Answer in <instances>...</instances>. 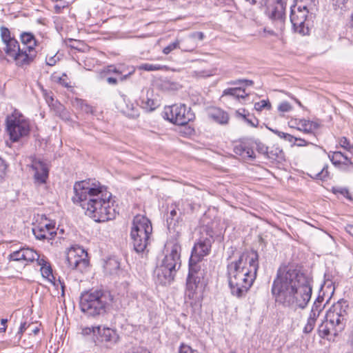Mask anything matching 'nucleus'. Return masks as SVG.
I'll use <instances>...</instances> for the list:
<instances>
[{"label":"nucleus","mask_w":353,"mask_h":353,"mask_svg":"<svg viewBox=\"0 0 353 353\" xmlns=\"http://www.w3.org/2000/svg\"><path fill=\"white\" fill-rule=\"evenodd\" d=\"M322 308L323 307L321 305V301H320L319 300H317L316 301L314 302V305H312V310H311V312L310 314L315 313L316 316L319 317Z\"/></svg>","instance_id":"de8ad7c7"},{"label":"nucleus","mask_w":353,"mask_h":353,"mask_svg":"<svg viewBox=\"0 0 353 353\" xmlns=\"http://www.w3.org/2000/svg\"><path fill=\"white\" fill-rule=\"evenodd\" d=\"M120 268V263L115 259H109L104 265L105 271L110 274L115 273Z\"/></svg>","instance_id":"72a5a7b5"},{"label":"nucleus","mask_w":353,"mask_h":353,"mask_svg":"<svg viewBox=\"0 0 353 353\" xmlns=\"http://www.w3.org/2000/svg\"><path fill=\"white\" fill-rule=\"evenodd\" d=\"M179 353H197L196 350H192L190 346L181 345Z\"/></svg>","instance_id":"4d7b16f0"},{"label":"nucleus","mask_w":353,"mask_h":353,"mask_svg":"<svg viewBox=\"0 0 353 353\" xmlns=\"http://www.w3.org/2000/svg\"><path fill=\"white\" fill-rule=\"evenodd\" d=\"M152 97V91L147 90L145 95H143L141 98V107L146 111H152L157 107V101Z\"/></svg>","instance_id":"cd10ccee"},{"label":"nucleus","mask_w":353,"mask_h":353,"mask_svg":"<svg viewBox=\"0 0 353 353\" xmlns=\"http://www.w3.org/2000/svg\"><path fill=\"white\" fill-rule=\"evenodd\" d=\"M285 2L283 0H276L275 6L270 12V18L274 21H279L283 23L285 19Z\"/></svg>","instance_id":"b1692460"},{"label":"nucleus","mask_w":353,"mask_h":353,"mask_svg":"<svg viewBox=\"0 0 353 353\" xmlns=\"http://www.w3.org/2000/svg\"><path fill=\"white\" fill-rule=\"evenodd\" d=\"M348 305L347 302L341 300L333 304L325 315V319L332 326H336L335 331H343L346 324Z\"/></svg>","instance_id":"9d476101"},{"label":"nucleus","mask_w":353,"mask_h":353,"mask_svg":"<svg viewBox=\"0 0 353 353\" xmlns=\"http://www.w3.org/2000/svg\"><path fill=\"white\" fill-rule=\"evenodd\" d=\"M294 123L297 125L296 127L297 130L307 134L312 135V137L314 139H316L315 131L319 128L318 123L305 119H296Z\"/></svg>","instance_id":"412c9836"},{"label":"nucleus","mask_w":353,"mask_h":353,"mask_svg":"<svg viewBox=\"0 0 353 353\" xmlns=\"http://www.w3.org/2000/svg\"><path fill=\"white\" fill-rule=\"evenodd\" d=\"M45 99L48 104V105L51 108L53 105L55 104V103H57L58 101L55 100L52 95H50L48 94H45Z\"/></svg>","instance_id":"052dcab7"},{"label":"nucleus","mask_w":353,"mask_h":353,"mask_svg":"<svg viewBox=\"0 0 353 353\" xmlns=\"http://www.w3.org/2000/svg\"><path fill=\"white\" fill-rule=\"evenodd\" d=\"M8 164L6 161L0 157V183L4 180Z\"/></svg>","instance_id":"37998d69"},{"label":"nucleus","mask_w":353,"mask_h":353,"mask_svg":"<svg viewBox=\"0 0 353 353\" xmlns=\"http://www.w3.org/2000/svg\"><path fill=\"white\" fill-rule=\"evenodd\" d=\"M307 279L303 273L296 269L287 266L279 268L272 288L276 301L293 303L292 292L299 285L306 283Z\"/></svg>","instance_id":"7ed1b4c3"},{"label":"nucleus","mask_w":353,"mask_h":353,"mask_svg":"<svg viewBox=\"0 0 353 353\" xmlns=\"http://www.w3.org/2000/svg\"><path fill=\"white\" fill-rule=\"evenodd\" d=\"M72 200L79 203L85 214L96 222H104L114 217V201L112 193L98 181L92 180L76 182Z\"/></svg>","instance_id":"f257e3e1"},{"label":"nucleus","mask_w":353,"mask_h":353,"mask_svg":"<svg viewBox=\"0 0 353 353\" xmlns=\"http://www.w3.org/2000/svg\"><path fill=\"white\" fill-rule=\"evenodd\" d=\"M64 108L65 107L58 101L57 103H55L50 109L57 116H58Z\"/></svg>","instance_id":"603ef678"},{"label":"nucleus","mask_w":353,"mask_h":353,"mask_svg":"<svg viewBox=\"0 0 353 353\" xmlns=\"http://www.w3.org/2000/svg\"><path fill=\"white\" fill-rule=\"evenodd\" d=\"M208 118L219 124H226L229 117L227 112L218 108H213L208 112Z\"/></svg>","instance_id":"393cba45"},{"label":"nucleus","mask_w":353,"mask_h":353,"mask_svg":"<svg viewBox=\"0 0 353 353\" xmlns=\"http://www.w3.org/2000/svg\"><path fill=\"white\" fill-rule=\"evenodd\" d=\"M78 104L81 105V108L83 111L85 112L86 113H92V108L89 105L84 103V102L82 100H77Z\"/></svg>","instance_id":"5fc2aeb1"},{"label":"nucleus","mask_w":353,"mask_h":353,"mask_svg":"<svg viewBox=\"0 0 353 353\" xmlns=\"http://www.w3.org/2000/svg\"><path fill=\"white\" fill-rule=\"evenodd\" d=\"M97 333H100V326L84 327L81 328V334L84 336L92 334L94 340L97 338Z\"/></svg>","instance_id":"4c0bfd02"},{"label":"nucleus","mask_w":353,"mask_h":353,"mask_svg":"<svg viewBox=\"0 0 353 353\" xmlns=\"http://www.w3.org/2000/svg\"><path fill=\"white\" fill-rule=\"evenodd\" d=\"M312 287L309 283L308 279H306V283L299 285L292 292L294 298L292 302H279L284 306L299 307L303 309L306 307L312 296Z\"/></svg>","instance_id":"4468645a"},{"label":"nucleus","mask_w":353,"mask_h":353,"mask_svg":"<svg viewBox=\"0 0 353 353\" xmlns=\"http://www.w3.org/2000/svg\"><path fill=\"white\" fill-rule=\"evenodd\" d=\"M87 252L81 247H71L66 253L68 267L83 272L89 265Z\"/></svg>","instance_id":"2eb2a0df"},{"label":"nucleus","mask_w":353,"mask_h":353,"mask_svg":"<svg viewBox=\"0 0 353 353\" xmlns=\"http://www.w3.org/2000/svg\"><path fill=\"white\" fill-rule=\"evenodd\" d=\"M310 12L305 8L299 9V6H291L290 21L295 32L301 35L309 34L307 14Z\"/></svg>","instance_id":"f8f14e48"},{"label":"nucleus","mask_w":353,"mask_h":353,"mask_svg":"<svg viewBox=\"0 0 353 353\" xmlns=\"http://www.w3.org/2000/svg\"><path fill=\"white\" fill-rule=\"evenodd\" d=\"M212 72L210 70H194L191 72V77L194 78H206L212 76Z\"/></svg>","instance_id":"58836bf2"},{"label":"nucleus","mask_w":353,"mask_h":353,"mask_svg":"<svg viewBox=\"0 0 353 353\" xmlns=\"http://www.w3.org/2000/svg\"><path fill=\"white\" fill-rule=\"evenodd\" d=\"M20 37L22 43V49L26 51V53L27 56L29 57L30 54L32 55L33 61L37 56V51L34 49L37 41L34 35L30 32H23Z\"/></svg>","instance_id":"4be33fe9"},{"label":"nucleus","mask_w":353,"mask_h":353,"mask_svg":"<svg viewBox=\"0 0 353 353\" xmlns=\"http://www.w3.org/2000/svg\"><path fill=\"white\" fill-rule=\"evenodd\" d=\"M28 326L29 325H27L26 322L21 323L19 327V330L18 332V334L21 335L23 333V332L26 330Z\"/></svg>","instance_id":"774afa93"},{"label":"nucleus","mask_w":353,"mask_h":353,"mask_svg":"<svg viewBox=\"0 0 353 353\" xmlns=\"http://www.w3.org/2000/svg\"><path fill=\"white\" fill-rule=\"evenodd\" d=\"M254 141L251 139H243L239 144L236 145L234 152L243 158L254 159L255 153L252 148Z\"/></svg>","instance_id":"6ab92c4d"},{"label":"nucleus","mask_w":353,"mask_h":353,"mask_svg":"<svg viewBox=\"0 0 353 353\" xmlns=\"http://www.w3.org/2000/svg\"><path fill=\"white\" fill-rule=\"evenodd\" d=\"M123 68H124V67L122 65L119 66L117 68L114 65H110L108 67V72H113V73H115L117 74H120V75H121V80H125L134 72V70L130 71V72H128L127 74H123V72H124Z\"/></svg>","instance_id":"e433bc0d"},{"label":"nucleus","mask_w":353,"mask_h":353,"mask_svg":"<svg viewBox=\"0 0 353 353\" xmlns=\"http://www.w3.org/2000/svg\"><path fill=\"white\" fill-rule=\"evenodd\" d=\"M117 108L124 115L130 118H137L139 110L137 105L131 102L125 94H119L115 101Z\"/></svg>","instance_id":"dca6fc26"},{"label":"nucleus","mask_w":353,"mask_h":353,"mask_svg":"<svg viewBox=\"0 0 353 353\" xmlns=\"http://www.w3.org/2000/svg\"><path fill=\"white\" fill-rule=\"evenodd\" d=\"M242 83H245L246 86L252 85L253 83H254L253 81L248 80V79H239V80H236V81H231L229 83L230 85H239V84H241Z\"/></svg>","instance_id":"6e6d98bb"},{"label":"nucleus","mask_w":353,"mask_h":353,"mask_svg":"<svg viewBox=\"0 0 353 353\" xmlns=\"http://www.w3.org/2000/svg\"><path fill=\"white\" fill-rule=\"evenodd\" d=\"M317 318L318 317L316 316L315 313L310 314L307 323L303 327L304 333L309 334L314 330Z\"/></svg>","instance_id":"c9c22d12"},{"label":"nucleus","mask_w":353,"mask_h":353,"mask_svg":"<svg viewBox=\"0 0 353 353\" xmlns=\"http://www.w3.org/2000/svg\"><path fill=\"white\" fill-rule=\"evenodd\" d=\"M57 63V59L55 58V56L50 57L49 58H46V64L52 66L54 65Z\"/></svg>","instance_id":"69168bd1"},{"label":"nucleus","mask_w":353,"mask_h":353,"mask_svg":"<svg viewBox=\"0 0 353 353\" xmlns=\"http://www.w3.org/2000/svg\"><path fill=\"white\" fill-rule=\"evenodd\" d=\"M34 170V179L38 183H45L48 176V168L46 163L39 159H34L32 163Z\"/></svg>","instance_id":"aec40b11"},{"label":"nucleus","mask_w":353,"mask_h":353,"mask_svg":"<svg viewBox=\"0 0 353 353\" xmlns=\"http://www.w3.org/2000/svg\"><path fill=\"white\" fill-rule=\"evenodd\" d=\"M39 253L30 248H21L14 251L9 255L10 261L21 262L23 266L26 265L29 262H32L38 259Z\"/></svg>","instance_id":"a211bd4d"},{"label":"nucleus","mask_w":353,"mask_h":353,"mask_svg":"<svg viewBox=\"0 0 353 353\" xmlns=\"http://www.w3.org/2000/svg\"><path fill=\"white\" fill-rule=\"evenodd\" d=\"M5 44L4 51L6 54L12 58L18 66L23 67L30 65L32 62V55L27 56L24 50L22 49L18 41L13 39Z\"/></svg>","instance_id":"ddd939ff"},{"label":"nucleus","mask_w":353,"mask_h":353,"mask_svg":"<svg viewBox=\"0 0 353 353\" xmlns=\"http://www.w3.org/2000/svg\"><path fill=\"white\" fill-rule=\"evenodd\" d=\"M334 192L335 193L339 192V193H340L341 194L345 196V197H347L349 199H351L350 196H349L350 195V192H349L348 190L346 189V188H334Z\"/></svg>","instance_id":"bf43d9fd"},{"label":"nucleus","mask_w":353,"mask_h":353,"mask_svg":"<svg viewBox=\"0 0 353 353\" xmlns=\"http://www.w3.org/2000/svg\"><path fill=\"white\" fill-rule=\"evenodd\" d=\"M254 108L257 111H262L263 109L270 110L271 104L268 100H261L254 104Z\"/></svg>","instance_id":"a19ab883"},{"label":"nucleus","mask_w":353,"mask_h":353,"mask_svg":"<svg viewBox=\"0 0 353 353\" xmlns=\"http://www.w3.org/2000/svg\"><path fill=\"white\" fill-rule=\"evenodd\" d=\"M336 326H332L330 323H328V321L327 319L325 322H323L318 327V332L320 337L326 338L329 339L330 336H337L339 332L342 331H335Z\"/></svg>","instance_id":"a878e982"},{"label":"nucleus","mask_w":353,"mask_h":353,"mask_svg":"<svg viewBox=\"0 0 353 353\" xmlns=\"http://www.w3.org/2000/svg\"><path fill=\"white\" fill-rule=\"evenodd\" d=\"M152 226L150 221L145 216L138 214L132 221L130 231L131 244L137 252H143L150 241Z\"/></svg>","instance_id":"423d86ee"},{"label":"nucleus","mask_w":353,"mask_h":353,"mask_svg":"<svg viewBox=\"0 0 353 353\" xmlns=\"http://www.w3.org/2000/svg\"><path fill=\"white\" fill-rule=\"evenodd\" d=\"M292 110V106L288 101H283L278 105V110L281 113L288 112Z\"/></svg>","instance_id":"a18cd8bd"},{"label":"nucleus","mask_w":353,"mask_h":353,"mask_svg":"<svg viewBox=\"0 0 353 353\" xmlns=\"http://www.w3.org/2000/svg\"><path fill=\"white\" fill-rule=\"evenodd\" d=\"M185 203L183 201H178L174 203V206L178 212V214L181 216L185 214V210L184 208Z\"/></svg>","instance_id":"8fccbe9b"},{"label":"nucleus","mask_w":353,"mask_h":353,"mask_svg":"<svg viewBox=\"0 0 353 353\" xmlns=\"http://www.w3.org/2000/svg\"><path fill=\"white\" fill-rule=\"evenodd\" d=\"M179 48V41L176 40L174 42L170 43L168 46L165 47L163 50V52L165 54H168L170 53L172 50Z\"/></svg>","instance_id":"49530a36"},{"label":"nucleus","mask_w":353,"mask_h":353,"mask_svg":"<svg viewBox=\"0 0 353 353\" xmlns=\"http://www.w3.org/2000/svg\"><path fill=\"white\" fill-rule=\"evenodd\" d=\"M6 123L8 134L12 142H17L30 134L29 120L17 110L7 117Z\"/></svg>","instance_id":"0eeeda50"},{"label":"nucleus","mask_w":353,"mask_h":353,"mask_svg":"<svg viewBox=\"0 0 353 353\" xmlns=\"http://www.w3.org/2000/svg\"><path fill=\"white\" fill-rule=\"evenodd\" d=\"M165 117L170 122L185 125L194 119V114L190 108L184 104H174L165 109Z\"/></svg>","instance_id":"9b49d317"},{"label":"nucleus","mask_w":353,"mask_h":353,"mask_svg":"<svg viewBox=\"0 0 353 353\" xmlns=\"http://www.w3.org/2000/svg\"><path fill=\"white\" fill-rule=\"evenodd\" d=\"M181 245L177 243L172 244L170 248L168 245V254L156 270L157 281L160 284L166 285L173 281L181 267Z\"/></svg>","instance_id":"39448f33"},{"label":"nucleus","mask_w":353,"mask_h":353,"mask_svg":"<svg viewBox=\"0 0 353 353\" xmlns=\"http://www.w3.org/2000/svg\"><path fill=\"white\" fill-rule=\"evenodd\" d=\"M35 261H37V264L41 266V272L43 277L48 279L49 281L54 279L52 268L45 256H43L41 258L40 254H39L38 259H36Z\"/></svg>","instance_id":"bb28decb"},{"label":"nucleus","mask_w":353,"mask_h":353,"mask_svg":"<svg viewBox=\"0 0 353 353\" xmlns=\"http://www.w3.org/2000/svg\"><path fill=\"white\" fill-rule=\"evenodd\" d=\"M182 219L181 216L178 214V212L174 206V204H172L170 206V211L169 214L167 215V224L168 228L171 226V225H175L176 223H178Z\"/></svg>","instance_id":"c756f323"},{"label":"nucleus","mask_w":353,"mask_h":353,"mask_svg":"<svg viewBox=\"0 0 353 353\" xmlns=\"http://www.w3.org/2000/svg\"><path fill=\"white\" fill-rule=\"evenodd\" d=\"M339 143L341 148L353 154V145L350 143V141L346 137H343L340 138Z\"/></svg>","instance_id":"ea45409f"},{"label":"nucleus","mask_w":353,"mask_h":353,"mask_svg":"<svg viewBox=\"0 0 353 353\" xmlns=\"http://www.w3.org/2000/svg\"><path fill=\"white\" fill-rule=\"evenodd\" d=\"M345 154L340 151L330 152L328 157L332 163L336 167H340L341 165L342 160L344 159Z\"/></svg>","instance_id":"473e14b6"},{"label":"nucleus","mask_w":353,"mask_h":353,"mask_svg":"<svg viewBox=\"0 0 353 353\" xmlns=\"http://www.w3.org/2000/svg\"><path fill=\"white\" fill-rule=\"evenodd\" d=\"M331 1L334 8L337 10L339 8L341 9L345 5L347 0H331Z\"/></svg>","instance_id":"864d4df0"},{"label":"nucleus","mask_w":353,"mask_h":353,"mask_svg":"<svg viewBox=\"0 0 353 353\" xmlns=\"http://www.w3.org/2000/svg\"><path fill=\"white\" fill-rule=\"evenodd\" d=\"M96 340L107 342L110 344H115L119 341V335L114 330L105 327L102 328L100 326V333H97Z\"/></svg>","instance_id":"5701e85b"},{"label":"nucleus","mask_w":353,"mask_h":353,"mask_svg":"<svg viewBox=\"0 0 353 353\" xmlns=\"http://www.w3.org/2000/svg\"><path fill=\"white\" fill-rule=\"evenodd\" d=\"M254 143L257 145L258 149L260 152L266 154V151L269 150V149H270V148H265L261 142H258L257 141H254Z\"/></svg>","instance_id":"e2e57ef3"},{"label":"nucleus","mask_w":353,"mask_h":353,"mask_svg":"<svg viewBox=\"0 0 353 353\" xmlns=\"http://www.w3.org/2000/svg\"><path fill=\"white\" fill-rule=\"evenodd\" d=\"M32 231L35 238L39 240L52 239L57 234L55 225L52 223L34 224Z\"/></svg>","instance_id":"f3484780"},{"label":"nucleus","mask_w":353,"mask_h":353,"mask_svg":"<svg viewBox=\"0 0 353 353\" xmlns=\"http://www.w3.org/2000/svg\"><path fill=\"white\" fill-rule=\"evenodd\" d=\"M1 30V37L3 43L13 39V37L10 36V32L8 28L2 26L0 29Z\"/></svg>","instance_id":"79ce46f5"},{"label":"nucleus","mask_w":353,"mask_h":353,"mask_svg":"<svg viewBox=\"0 0 353 353\" xmlns=\"http://www.w3.org/2000/svg\"><path fill=\"white\" fill-rule=\"evenodd\" d=\"M139 70L145 71H157V70H164L167 69V66L160 64H151L148 63H141L137 66Z\"/></svg>","instance_id":"2f4dec72"},{"label":"nucleus","mask_w":353,"mask_h":353,"mask_svg":"<svg viewBox=\"0 0 353 353\" xmlns=\"http://www.w3.org/2000/svg\"><path fill=\"white\" fill-rule=\"evenodd\" d=\"M58 117L64 121H69L70 119V112L65 109V108H63Z\"/></svg>","instance_id":"13d9d810"},{"label":"nucleus","mask_w":353,"mask_h":353,"mask_svg":"<svg viewBox=\"0 0 353 353\" xmlns=\"http://www.w3.org/2000/svg\"><path fill=\"white\" fill-rule=\"evenodd\" d=\"M310 144H312V143L309 141H306L304 139L296 138V141L293 143L292 146L296 145L297 147H304Z\"/></svg>","instance_id":"3c124183"},{"label":"nucleus","mask_w":353,"mask_h":353,"mask_svg":"<svg viewBox=\"0 0 353 353\" xmlns=\"http://www.w3.org/2000/svg\"><path fill=\"white\" fill-rule=\"evenodd\" d=\"M192 39H198L199 40H203L204 37V34L201 32H194L190 35Z\"/></svg>","instance_id":"0e129e2a"},{"label":"nucleus","mask_w":353,"mask_h":353,"mask_svg":"<svg viewBox=\"0 0 353 353\" xmlns=\"http://www.w3.org/2000/svg\"><path fill=\"white\" fill-rule=\"evenodd\" d=\"M327 168V165L324 166L320 172L314 174V177L317 179L325 180L329 176Z\"/></svg>","instance_id":"c03bdc74"},{"label":"nucleus","mask_w":353,"mask_h":353,"mask_svg":"<svg viewBox=\"0 0 353 353\" xmlns=\"http://www.w3.org/2000/svg\"><path fill=\"white\" fill-rule=\"evenodd\" d=\"M295 2L299 6V9L305 8L311 12L316 6L318 0H295Z\"/></svg>","instance_id":"7c9ffc66"},{"label":"nucleus","mask_w":353,"mask_h":353,"mask_svg":"<svg viewBox=\"0 0 353 353\" xmlns=\"http://www.w3.org/2000/svg\"><path fill=\"white\" fill-rule=\"evenodd\" d=\"M243 118L245 119V121L252 127H256L259 124V121L256 119H254V121H252L251 119L246 117L245 114H242L239 113Z\"/></svg>","instance_id":"680f3d73"},{"label":"nucleus","mask_w":353,"mask_h":353,"mask_svg":"<svg viewBox=\"0 0 353 353\" xmlns=\"http://www.w3.org/2000/svg\"><path fill=\"white\" fill-rule=\"evenodd\" d=\"M266 155L272 161L281 162L284 160V152L277 147H272L266 151Z\"/></svg>","instance_id":"c85d7f7f"},{"label":"nucleus","mask_w":353,"mask_h":353,"mask_svg":"<svg viewBox=\"0 0 353 353\" xmlns=\"http://www.w3.org/2000/svg\"><path fill=\"white\" fill-rule=\"evenodd\" d=\"M259 268V255L254 250L243 252L238 260L228 265V278L232 295L244 296L253 284Z\"/></svg>","instance_id":"f03ea898"},{"label":"nucleus","mask_w":353,"mask_h":353,"mask_svg":"<svg viewBox=\"0 0 353 353\" xmlns=\"http://www.w3.org/2000/svg\"><path fill=\"white\" fill-rule=\"evenodd\" d=\"M113 297L109 292L96 290L84 292L80 297L81 310L88 316L104 315L111 307Z\"/></svg>","instance_id":"20e7f679"},{"label":"nucleus","mask_w":353,"mask_h":353,"mask_svg":"<svg viewBox=\"0 0 353 353\" xmlns=\"http://www.w3.org/2000/svg\"><path fill=\"white\" fill-rule=\"evenodd\" d=\"M200 233L201 236L198 241L194 243L192 250L189 266L201 267L199 263L204 256L210 254L213 242V231L207 226H204L201 228Z\"/></svg>","instance_id":"6e6552de"},{"label":"nucleus","mask_w":353,"mask_h":353,"mask_svg":"<svg viewBox=\"0 0 353 353\" xmlns=\"http://www.w3.org/2000/svg\"><path fill=\"white\" fill-rule=\"evenodd\" d=\"M350 165L353 166V163L351 159L347 157V155H345L344 159L342 160L341 165L339 168L345 171H347V167Z\"/></svg>","instance_id":"09e8293b"},{"label":"nucleus","mask_w":353,"mask_h":353,"mask_svg":"<svg viewBox=\"0 0 353 353\" xmlns=\"http://www.w3.org/2000/svg\"><path fill=\"white\" fill-rule=\"evenodd\" d=\"M241 88H230L223 90L222 97L224 96H232L236 99H244L248 94H240Z\"/></svg>","instance_id":"f704fd0d"},{"label":"nucleus","mask_w":353,"mask_h":353,"mask_svg":"<svg viewBox=\"0 0 353 353\" xmlns=\"http://www.w3.org/2000/svg\"><path fill=\"white\" fill-rule=\"evenodd\" d=\"M275 134H276L279 137L285 139L286 137L288 136V133L279 131L277 130H272Z\"/></svg>","instance_id":"338daca9"},{"label":"nucleus","mask_w":353,"mask_h":353,"mask_svg":"<svg viewBox=\"0 0 353 353\" xmlns=\"http://www.w3.org/2000/svg\"><path fill=\"white\" fill-rule=\"evenodd\" d=\"M205 275L201 267L189 266V272L186 281L185 296L195 303L201 298L199 285Z\"/></svg>","instance_id":"1a4fd4ad"}]
</instances>
